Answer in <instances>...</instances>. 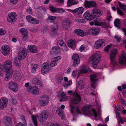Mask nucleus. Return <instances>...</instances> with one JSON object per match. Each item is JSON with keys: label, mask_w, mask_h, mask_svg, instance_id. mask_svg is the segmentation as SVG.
<instances>
[{"label": "nucleus", "mask_w": 126, "mask_h": 126, "mask_svg": "<svg viewBox=\"0 0 126 126\" xmlns=\"http://www.w3.org/2000/svg\"><path fill=\"white\" fill-rule=\"evenodd\" d=\"M12 62L9 60L5 61L2 66L0 64V75H3L2 72L4 70L6 71L12 70Z\"/></svg>", "instance_id": "obj_1"}, {"label": "nucleus", "mask_w": 126, "mask_h": 126, "mask_svg": "<svg viewBox=\"0 0 126 126\" xmlns=\"http://www.w3.org/2000/svg\"><path fill=\"white\" fill-rule=\"evenodd\" d=\"M101 60L100 56L97 53H95L90 57L89 61L92 62L93 67H96L97 64Z\"/></svg>", "instance_id": "obj_2"}, {"label": "nucleus", "mask_w": 126, "mask_h": 126, "mask_svg": "<svg viewBox=\"0 0 126 126\" xmlns=\"http://www.w3.org/2000/svg\"><path fill=\"white\" fill-rule=\"evenodd\" d=\"M41 100L39 102L41 106H45L49 102V99L48 96L46 95H42L40 96Z\"/></svg>", "instance_id": "obj_3"}, {"label": "nucleus", "mask_w": 126, "mask_h": 126, "mask_svg": "<svg viewBox=\"0 0 126 126\" xmlns=\"http://www.w3.org/2000/svg\"><path fill=\"white\" fill-rule=\"evenodd\" d=\"M117 53V50L116 49H112L111 51L110 58L111 63L113 66L115 65L116 64V62L114 58Z\"/></svg>", "instance_id": "obj_4"}, {"label": "nucleus", "mask_w": 126, "mask_h": 126, "mask_svg": "<svg viewBox=\"0 0 126 126\" xmlns=\"http://www.w3.org/2000/svg\"><path fill=\"white\" fill-rule=\"evenodd\" d=\"M7 18L8 21L11 23H14L16 19V14L15 12H12L8 14Z\"/></svg>", "instance_id": "obj_5"}, {"label": "nucleus", "mask_w": 126, "mask_h": 126, "mask_svg": "<svg viewBox=\"0 0 126 126\" xmlns=\"http://www.w3.org/2000/svg\"><path fill=\"white\" fill-rule=\"evenodd\" d=\"M90 106L89 105L85 106L83 109V111L84 112H88L89 113L90 111L91 110L93 114V115L95 117H97L98 115L96 110L94 108H93L92 110H91L90 108Z\"/></svg>", "instance_id": "obj_6"}, {"label": "nucleus", "mask_w": 126, "mask_h": 126, "mask_svg": "<svg viewBox=\"0 0 126 126\" xmlns=\"http://www.w3.org/2000/svg\"><path fill=\"white\" fill-rule=\"evenodd\" d=\"M48 116V115L46 110H43L41 114L39 116H36V117L38 118L39 121L42 122L46 120L47 119Z\"/></svg>", "instance_id": "obj_7"}, {"label": "nucleus", "mask_w": 126, "mask_h": 126, "mask_svg": "<svg viewBox=\"0 0 126 126\" xmlns=\"http://www.w3.org/2000/svg\"><path fill=\"white\" fill-rule=\"evenodd\" d=\"M73 60V66L76 67L80 63V58L79 55L77 54L74 55L72 58Z\"/></svg>", "instance_id": "obj_8"}, {"label": "nucleus", "mask_w": 126, "mask_h": 126, "mask_svg": "<svg viewBox=\"0 0 126 126\" xmlns=\"http://www.w3.org/2000/svg\"><path fill=\"white\" fill-rule=\"evenodd\" d=\"M26 89L28 92L31 93L35 95H37L39 94V91L36 87L30 85Z\"/></svg>", "instance_id": "obj_9"}, {"label": "nucleus", "mask_w": 126, "mask_h": 126, "mask_svg": "<svg viewBox=\"0 0 126 126\" xmlns=\"http://www.w3.org/2000/svg\"><path fill=\"white\" fill-rule=\"evenodd\" d=\"M74 97V99L72 100V103L74 104H78L81 100V98L79 95L76 92H74L72 94Z\"/></svg>", "instance_id": "obj_10"}, {"label": "nucleus", "mask_w": 126, "mask_h": 126, "mask_svg": "<svg viewBox=\"0 0 126 126\" xmlns=\"http://www.w3.org/2000/svg\"><path fill=\"white\" fill-rule=\"evenodd\" d=\"M20 33L22 35V40L23 41H26L28 39V32L27 29L22 28L19 30Z\"/></svg>", "instance_id": "obj_11"}, {"label": "nucleus", "mask_w": 126, "mask_h": 126, "mask_svg": "<svg viewBox=\"0 0 126 126\" xmlns=\"http://www.w3.org/2000/svg\"><path fill=\"white\" fill-rule=\"evenodd\" d=\"M49 64L48 63H45L43 64V67L41 70L42 74H44L46 73L49 72L50 70Z\"/></svg>", "instance_id": "obj_12"}, {"label": "nucleus", "mask_w": 126, "mask_h": 126, "mask_svg": "<svg viewBox=\"0 0 126 126\" xmlns=\"http://www.w3.org/2000/svg\"><path fill=\"white\" fill-rule=\"evenodd\" d=\"M105 43L103 39H101L96 41L95 43V47L97 49L103 47L105 46Z\"/></svg>", "instance_id": "obj_13"}, {"label": "nucleus", "mask_w": 126, "mask_h": 126, "mask_svg": "<svg viewBox=\"0 0 126 126\" xmlns=\"http://www.w3.org/2000/svg\"><path fill=\"white\" fill-rule=\"evenodd\" d=\"M1 50L3 55L6 56L9 54L10 49L8 46L5 45L2 46L1 47Z\"/></svg>", "instance_id": "obj_14"}, {"label": "nucleus", "mask_w": 126, "mask_h": 126, "mask_svg": "<svg viewBox=\"0 0 126 126\" xmlns=\"http://www.w3.org/2000/svg\"><path fill=\"white\" fill-rule=\"evenodd\" d=\"M8 101L6 98L4 97L1 98L0 99V109L3 110L6 107Z\"/></svg>", "instance_id": "obj_15"}, {"label": "nucleus", "mask_w": 126, "mask_h": 126, "mask_svg": "<svg viewBox=\"0 0 126 126\" xmlns=\"http://www.w3.org/2000/svg\"><path fill=\"white\" fill-rule=\"evenodd\" d=\"M9 87L14 92L18 91V85L16 83L11 81L9 83Z\"/></svg>", "instance_id": "obj_16"}, {"label": "nucleus", "mask_w": 126, "mask_h": 126, "mask_svg": "<svg viewBox=\"0 0 126 126\" xmlns=\"http://www.w3.org/2000/svg\"><path fill=\"white\" fill-rule=\"evenodd\" d=\"M97 76L96 74H94L90 76V79L91 82V86L94 89L95 88V84L97 79L96 78Z\"/></svg>", "instance_id": "obj_17"}, {"label": "nucleus", "mask_w": 126, "mask_h": 126, "mask_svg": "<svg viewBox=\"0 0 126 126\" xmlns=\"http://www.w3.org/2000/svg\"><path fill=\"white\" fill-rule=\"evenodd\" d=\"M26 18L29 22L32 24H38L39 23V21L36 18H33L31 15H28L27 16Z\"/></svg>", "instance_id": "obj_18"}, {"label": "nucleus", "mask_w": 126, "mask_h": 126, "mask_svg": "<svg viewBox=\"0 0 126 126\" xmlns=\"http://www.w3.org/2000/svg\"><path fill=\"white\" fill-rule=\"evenodd\" d=\"M84 18L87 20L90 21L94 19V16L92 15L88 11H87L83 14Z\"/></svg>", "instance_id": "obj_19"}, {"label": "nucleus", "mask_w": 126, "mask_h": 126, "mask_svg": "<svg viewBox=\"0 0 126 126\" xmlns=\"http://www.w3.org/2000/svg\"><path fill=\"white\" fill-rule=\"evenodd\" d=\"M84 5L86 8H89L95 6L96 3L93 1L86 0Z\"/></svg>", "instance_id": "obj_20"}, {"label": "nucleus", "mask_w": 126, "mask_h": 126, "mask_svg": "<svg viewBox=\"0 0 126 126\" xmlns=\"http://www.w3.org/2000/svg\"><path fill=\"white\" fill-rule=\"evenodd\" d=\"M28 51L29 52L37 53V47L36 46L29 45L28 46Z\"/></svg>", "instance_id": "obj_21"}, {"label": "nucleus", "mask_w": 126, "mask_h": 126, "mask_svg": "<svg viewBox=\"0 0 126 126\" xmlns=\"http://www.w3.org/2000/svg\"><path fill=\"white\" fill-rule=\"evenodd\" d=\"M27 55L26 51L25 49H23V50L18 54V59L19 60H21L22 59H25Z\"/></svg>", "instance_id": "obj_22"}, {"label": "nucleus", "mask_w": 126, "mask_h": 126, "mask_svg": "<svg viewBox=\"0 0 126 126\" xmlns=\"http://www.w3.org/2000/svg\"><path fill=\"white\" fill-rule=\"evenodd\" d=\"M92 13L94 16V17L96 18H98L101 15L100 11L98 9H94L92 11Z\"/></svg>", "instance_id": "obj_23"}, {"label": "nucleus", "mask_w": 126, "mask_h": 126, "mask_svg": "<svg viewBox=\"0 0 126 126\" xmlns=\"http://www.w3.org/2000/svg\"><path fill=\"white\" fill-rule=\"evenodd\" d=\"M119 63L120 64H126V54L121 55L119 58Z\"/></svg>", "instance_id": "obj_24"}, {"label": "nucleus", "mask_w": 126, "mask_h": 126, "mask_svg": "<svg viewBox=\"0 0 126 126\" xmlns=\"http://www.w3.org/2000/svg\"><path fill=\"white\" fill-rule=\"evenodd\" d=\"M61 58L60 56H58L56 57L51 58V62L50 64V66L52 67H54L56 66L57 64L56 62L58 60Z\"/></svg>", "instance_id": "obj_25"}, {"label": "nucleus", "mask_w": 126, "mask_h": 126, "mask_svg": "<svg viewBox=\"0 0 126 126\" xmlns=\"http://www.w3.org/2000/svg\"><path fill=\"white\" fill-rule=\"evenodd\" d=\"M66 95V93L65 92H63L60 94L58 96L59 98H60V101H66L67 99V97L65 96Z\"/></svg>", "instance_id": "obj_26"}, {"label": "nucleus", "mask_w": 126, "mask_h": 126, "mask_svg": "<svg viewBox=\"0 0 126 126\" xmlns=\"http://www.w3.org/2000/svg\"><path fill=\"white\" fill-rule=\"evenodd\" d=\"M60 49L59 47L58 46H53L52 48L51 53L52 54H56L60 52Z\"/></svg>", "instance_id": "obj_27"}, {"label": "nucleus", "mask_w": 126, "mask_h": 126, "mask_svg": "<svg viewBox=\"0 0 126 126\" xmlns=\"http://www.w3.org/2000/svg\"><path fill=\"white\" fill-rule=\"evenodd\" d=\"M63 27L64 29L68 28L70 25V21L68 19L63 21Z\"/></svg>", "instance_id": "obj_28"}, {"label": "nucleus", "mask_w": 126, "mask_h": 126, "mask_svg": "<svg viewBox=\"0 0 126 126\" xmlns=\"http://www.w3.org/2000/svg\"><path fill=\"white\" fill-rule=\"evenodd\" d=\"M76 41L75 40H70L68 42V45L69 47L74 48L76 47Z\"/></svg>", "instance_id": "obj_29"}, {"label": "nucleus", "mask_w": 126, "mask_h": 126, "mask_svg": "<svg viewBox=\"0 0 126 126\" xmlns=\"http://www.w3.org/2000/svg\"><path fill=\"white\" fill-rule=\"evenodd\" d=\"M58 115L60 117H62L61 119H63L65 118V115L64 114L63 111L61 109H58L56 111Z\"/></svg>", "instance_id": "obj_30"}, {"label": "nucleus", "mask_w": 126, "mask_h": 126, "mask_svg": "<svg viewBox=\"0 0 126 126\" xmlns=\"http://www.w3.org/2000/svg\"><path fill=\"white\" fill-rule=\"evenodd\" d=\"M84 8L82 7H79L75 9V13L78 15L82 14L84 10Z\"/></svg>", "instance_id": "obj_31"}, {"label": "nucleus", "mask_w": 126, "mask_h": 126, "mask_svg": "<svg viewBox=\"0 0 126 126\" xmlns=\"http://www.w3.org/2000/svg\"><path fill=\"white\" fill-rule=\"evenodd\" d=\"M39 66L37 64H32L31 67V71L32 73H35L36 72V69L39 67Z\"/></svg>", "instance_id": "obj_32"}, {"label": "nucleus", "mask_w": 126, "mask_h": 126, "mask_svg": "<svg viewBox=\"0 0 126 126\" xmlns=\"http://www.w3.org/2000/svg\"><path fill=\"white\" fill-rule=\"evenodd\" d=\"M58 42L60 46L63 47L64 48L63 49L64 50L67 51L68 50L67 47L63 41L61 40H59L58 41Z\"/></svg>", "instance_id": "obj_33"}, {"label": "nucleus", "mask_w": 126, "mask_h": 126, "mask_svg": "<svg viewBox=\"0 0 126 126\" xmlns=\"http://www.w3.org/2000/svg\"><path fill=\"white\" fill-rule=\"evenodd\" d=\"M74 32L75 33H76L79 36L82 37H83L84 36V33L83 31L80 29H77L75 30L74 31Z\"/></svg>", "instance_id": "obj_34"}, {"label": "nucleus", "mask_w": 126, "mask_h": 126, "mask_svg": "<svg viewBox=\"0 0 126 126\" xmlns=\"http://www.w3.org/2000/svg\"><path fill=\"white\" fill-rule=\"evenodd\" d=\"M78 2L74 0H68L67 2V5L69 7H71L72 5L77 4Z\"/></svg>", "instance_id": "obj_35"}, {"label": "nucleus", "mask_w": 126, "mask_h": 126, "mask_svg": "<svg viewBox=\"0 0 126 126\" xmlns=\"http://www.w3.org/2000/svg\"><path fill=\"white\" fill-rule=\"evenodd\" d=\"M114 24L116 27L118 28V29L120 28V22L119 19H116L114 22Z\"/></svg>", "instance_id": "obj_36"}, {"label": "nucleus", "mask_w": 126, "mask_h": 126, "mask_svg": "<svg viewBox=\"0 0 126 126\" xmlns=\"http://www.w3.org/2000/svg\"><path fill=\"white\" fill-rule=\"evenodd\" d=\"M8 71L6 73V78L5 79L6 80V79H9L11 78L12 77V70H7Z\"/></svg>", "instance_id": "obj_37"}, {"label": "nucleus", "mask_w": 126, "mask_h": 126, "mask_svg": "<svg viewBox=\"0 0 126 126\" xmlns=\"http://www.w3.org/2000/svg\"><path fill=\"white\" fill-rule=\"evenodd\" d=\"M100 28H93V35H97L98 34L100 31Z\"/></svg>", "instance_id": "obj_38"}, {"label": "nucleus", "mask_w": 126, "mask_h": 126, "mask_svg": "<svg viewBox=\"0 0 126 126\" xmlns=\"http://www.w3.org/2000/svg\"><path fill=\"white\" fill-rule=\"evenodd\" d=\"M88 70L87 69L86 66H84L82 67L80 71V73L82 74H85L88 72Z\"/></svg>", "instance_id": "obj_39"}, {"label": "nucleus", "mask_w": 126, "mask_h": 126, "mask_svg": "<svg viewBox=\"0 0 126 126\" xmlns=\"http://www.w3.org/2000/svg\"><path fill=\"white\" fill-rule=\"evenodd\" d=\"M75 114H73V116L75 117L77 116V114H81V111L78 107H77L75 109Z\"/></svg>", "instance_id": "obj_40"}, {"label": "nucleus", "mask_w": 126, "mask_h": 126, "mask_svg": "<svg viewBox=\"0 0 126 126\" xmlns=\"http://www.w3.org/2000/svg\"><path fill=\"white\" fill-rule=\"evenodd\" d=\"M14 78L17 80L18 81L21 79L20 75L19 74L18 72H16L14 75Z\"/></svg>", "instance_id": "obj_41"}, {"label": "nucleus", "mask_w": 126, "mask_h": 126, "mask_svg": "<svg viewBox=\"0 0 126 126\" xmlns=\"http://www.w3.org/2000/svg\"><path fill=\"white\" fill-rule=\"evenodd\" d=\"M118 4L120 8L123 10L125 11L126 10V6L119 1L118 2Z\"/></svg>", "instance_id": "obj_42"}, {"label": "nucleus", "mask_w": 126, "mask_h": 126, "mask_svg": "<svg viewBox=\"0 0 126 126\" xmlns=\"http://www.w3.org/2000/svg\"><path fill=\"white\" fill-rule=\"evenodd\" d=\"M105 28L109 27V25L106 21L101 22L100 26Z\"/></svg>", "instance_id": "obj_43"}, {"label": "nucleus", "mask_w": 126, "mask_h": 126, "mask_svg": "<svg viewBox=\"0 0 126 126\" xmlns=\"http://www.w3.org/2000/svg\"><path fill=\"white\" fill-rule=\"evenodd\" d=\"M3 119L9 124H10L12 123L11 118L10 117H4L3 118Z\"/></svg>", "instance_id": "obj_44"}, {"label": "nucleus", "mask_w": 126, "mask_h": 126, "mask_svg": "<svg viewBox=\"0 0 126 126\" xmlns=\"http://www.w3.org/2000/svg\"><path fill=\"white\" fill-rule=\"evenodd\" d=\"M51 28L53 31H55L58 29V26L57 23H54L53 25H52Z\"/></svg>", "instance_id": "obj_45"}, {"label": "nucleus", "mask_w": 126, "mask_h": 126, "mask_svg": "<svg viewBox=\"0 0 126 126\" xmlns=\"http://www.w3.org/2000/svg\"><path fill=\"white\" fill-rule=\"evenodd\" d=\"M57 8L53 6H50L49 8V10L53 13H56Z\"/></svg>", "instance_id": "obj_46"}, {"label": "nucleus", "mask_w": 126, "mask_h": 126, "mask_svg": "<svg viewBox=\"0 0 126 126\" xmlns=\"http://www.w3.org/2000/svg\"><path fill=\"white\" fill-rule=\"evenodd\" d=\"M32 118L34 125L35 126H37V120L36 117L32 115Z\"/></svg>", "instance_id": "obj_47"}, {"label": "nucleus", "mask_w": 126, "mask_h": 126, "mask_svg": "<svg viewBox=\"0 0 126 126\" xmlns=\"http://www.w3.org/2000/svg\"><path fill=\"white\" fill-rule=\"evenodd\" d=\"M40 81L37 78H34L33 79L32 82L33 83L37 85L38 83H40Z\"/></svg>", "instance_id": "obj_48"}, {"label": "nucleus", "mask_w": 126, "mask_h": 126, "mask_svg": "<svg viewBox=\"0 0 126 126\" xmlns=\"http://www.w3.org/2000/svg\"><path fill=\"white\" fill-rule=\"evenodd\" d=\"M65 12V11L63 10L62 8H57L56 11V12L58 13H63V12Z\"/></svg>", "instance_id": "obj_49"}, {"label": "nucleus", "mask_w": 126, "mask_h": 126, "mask_svg": "<svg viewBox=\"0 0 126 126\" xmlns=\"http://www.w3.org/2000/svg\"><path fill=\"white\" fill-rule=\"evenodd\" d=\"M76 21L78 23H85L86 22L85 20L84 19L77 18L76 19Z\"/></svg>", "instance_id": "obj_50"}, {"label": "nucleus", "mask_w": 126, "mask_h": 126, "mask_svg": "<svg viewBox=\"0 0 126 126\" xmlns=\"http://www.w3.org/2000/svg\"><path fill=\"white\" fill-rule=\"evenodd\" d=\"M56 17L53 16H50L48 17L47 21H48L49 20L51 21H52L56 19Z\"/></svg>", "instance_id": "obj_51"}, {"label": "nucleus", "mask_w": 126, "mask_h": 126, "mask_svg": "<svg viewBox=\"0 0 126 126\" xmlns=\"http://www.w3.org/2000/svg\"><path fill=\"white\" fill-rule=\"evenodd\" d=\"M112 45L111 44H110L109 45H107L105 48L104 50L105 52H108L109 49L111 47Z\"/></svg>", "instance_id": "obj_52"}, {"label": "nucleus", "mask_w": 126, "mask_h": 126, "mask_svg": "<svg viewBox=\"0 0 126 126\" xmlns=\"http://www.w3.org/2000/svg\"><path fill=\"white\" fill-rule=\"evenodd\" d=\"M93 28L90 29L87 31V35L91 34L93 35Z\"/></svg>", "instance_id": "obj_53"}, {"label": "nucleus", "mask_w": 126, "mask_h": 126, "mask_svg": "<svg viewBox=\"0 0 126 126\" xmlns=\"http://www.w3.org/2000/svg\"><path fill=\"white\" fill-rule=\"evenodd\" d=\"M6 32L5 31L3 30L2 28H0V35H4L5 33Z\"/></svg>", "instance_id": "obj_54"}, {"label": "nucleus", "mask_w": 126, "mask_h": 126, "mask_svg": "<svg viewBox=\"0 0 126 126\" xmlns=\"http://www.w3.org/2000/svg\"><path fill=\"white\" fill-rule=\"evenodd\" d=\"M37 85V87H36L37 88H38V89H41L42 88V84L41 81H40V83H38Z\"/></svg>", "instance_id": "obj_55"}, {"label": "nucleus", "mask_w": 126, "mask_h": 126, "mask_svg": "<svg viewBox=\"0 0 126 126\" xmlns=\"http://www.w3.org/2000/svg\"><path fill=\"white\" fill-rule=\"evenodd\" d=\"M101 21L96 20L94 22V25H95L100 26Z\"/></svg>", "instance_id": "obj_56"}, {"label": "nucleus", "mask_w": 126, "mask_h": 126, "mask_svg": "<svg viewBox=\"0 0 126 126\" xmlns=\"http://www.w3.org/2000/svg\"><path fill=\"white\" fill-rule=\"evenodd\" d=\"M117 13L118 14L121 15H123V12L119 8L118 6H117Z\"/></svg>", "instance_id": "obj_57"}, {"label": "nucleus", "mask_w": 126, "mask_h": 126, "mask_svg": "<svg viewBox=\"0 0 126 126\" xmlns=\"http://www.w3.org/2000/svg\"><path fill=\"white\" fill-rule=\"evenodd\" d=\"M70 108L71 112L73 114L74 113V110L75 109V107L72 105H71L70 106Z\"/></svg>", "instance_id": "obj_58"}, {"label": "nucleus", "mask_w": 126, "mask_h": 126, "mask_svg": "<svg viewBox=\"0 0 126 126\" xmlns=\"http://www.w3.org/2000/svg\"><path fill=\"white\" fill-rule=\"evenodd\" d=\"M114 37L118 42H119L121 41V38L120 36L118 35H115Z\"/></svg>", "instance_id": "obj_59"}, {"label": "nucleus", "mask_w": 126, "mask_h": 126, "mask_svg": "<svg viewBox=\"0 0 126 126\" xmlns=\"http://www.w3.org/2000/svg\"><path fill=\"white\" fill-rule=\"evenodd\" d=\"M11 3L13 5L17 4L18 2V0H9Z\"/></svg>", "instance_id": "obj_60"}, {"label": "nucleus", "mask_w": 126, "mask_h": 126, "mask_svg": "<svg viewBox=\"0 0 126 126\" xmlns=\"http://www.w3.org/2000/svg\"><path fill=\"white\" fill-rule=\"evenodd\" d=\"M11 100L12 102V104L13 105H15L17 104V102L16 99L13 98Z\"/></svg>", "instance_id": "obj_61"}, {"label": "nucleus", "mask_w": 126, "mask_h": 126, "mask_svg": "<svg viewBox=\"0 0 126 126\" xmlns=\"http://www.w3.org/2000/svg\"><path fill=\"white\" fill-rule=\"evenodd\" d=\"M125 118L123 119L121 118V117H120V118H119V121L121 124H123L124 122H125Z\"/></svg>", "instance_id": "obj_62"}, {"label": "nucleus", "mask_w": 126, "mask_h": 126, "mask_svg": "<svg viewBox=\"0 0 126 126\" xmlns=\"http://www.w3.org/2000/svg\"><path fill=\"white\" fill-rule=\"evenodd\" d=\"M77 73V70H75L72 72V76L74 77L76 75Z\"/></svg>", "instance_id": "obj_63"}, {"label": "nucleus", "mask_w": 126, "mask_h": 126, "mask_svg": "<svg viewBox=\"0 0 126 126\" xmlns=\"http://www.w3.org/2000/svg\"><path fill=\"white\" fill-rule=\"evenodd\" d=\"M63 79V78L61 77H59L58 79V82L59 83H61Z\"/></svg>", "instance_id": "obj_64"}]
</instances>
